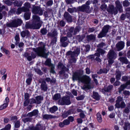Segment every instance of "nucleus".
<instances>
[{
	"mask_svg": "<svg viewBox=\"0 0 130 130\" xmlns=\"http://www.w3.org/2000/svg\"><path fill=\"white\" fill-rule=\"evenodd\" d=\"M117 100L116 101V104L115 105H117L119 103H120V102L121 101H122L123 99L122 97H121L120 96H119L117 97Z\"/></svg>",
	"mask_w": 130,
	"mask_h": 130,
	"instance_id": "4c0bfd02",
	"label": "nucleus"
},
{
	"mask_svg": "<svg viewBox=\"0 0 130 130\" xmlns=\"http://www.w3.org/2000/svg\"><path fill=\"white\" fill-rule=\"evenodd\" d=\"M61 96L60 94L57 93L54 95L53 97V100L56 101L59 99L61 98Z\"/></svg>",
	"mask_w": 130,
	"mask_h": 130,
	"instance_id": "c85d7f7f",
	"label": "nucleus"
},
{
	"mask_svg": "<svg viewBox=\"0 0 130 130\" xmlns=\"http://www.w3.org/2000/svg\"><path fill=\"white\" fill-rule=\"evenodd\" d=\"M96 36L94 35L91 34L87 35V38L88 41H94L95 39Z\"/></svg>",
	"mask_w": 130,
	"mask_h": 130,
	"instance_id": "4be33fe9",
	"label": "nucleus"
},
{
	"mask_svg": "<svg viewBox=\"0 0 130 130\" xmlns=\"http://www.w3.org/2000/svg\"><path fill=\"white\" fill-rule=\"evenodd\" d=\"M66 55H70L71 58L74 57L76 56L77 54H75V53L74 52H72L71 51H69L67 53Z\"/></svg>",
	"mask_w": 130,
	"mask_h": 130,
	"instance_id": "c756f323",
	"label": "nucleus"
},
{
	"mask_svg": "<svg viewBox=\"0 0 130 130\" xmlns=\"http://www.w3.org/2000/svg\"><path fill=\"white\" fill-rule=\"evenodd\" d=\"M29 32L28 30L23 31L21 33V36L23 37H24L26 35H28L29 34Z\"/></svg>",
	"mask_w": 130,
	"mask_h": 130,
	"instance_id": "72a5a7b5",
	"label": "nucleus"
},
{
	"mask_svg": "<svg viewBox=\"0 0 130 130\" xmlns=\"http://www.w3.org/2000/svg\"><path fill=\"white\" fill-rule=\"evenodd\" d=\"M58 67L61 70L59 72V73L61 75H65V67L63 64L61 62H59L58 65Z\"/></svg>",
	"mask_w": 130,
	"mask_h": 130,
	"instance_id": "ddd939ff",
	"label": "nucleus"
},
{
	"mask_svg": "<svg viewBox=\"0 0 130 130\" xmlns=\"http://www.w3.org/2000/svg\"><path fill=\"white\" fill-rule=\"evenodd\" d=\"M77 10L84 12L89 13L91 12L90 7L89 6L86 5H83L81 6L78 7L77 8Z\"/></svg>",
	"mask_w": 130,
	"mask_h": 130,
	"instance_id": "6e6552de",
	"label": "nucleus"
},
{
	"mask_svg": "<svg viewBox=\"0 0 130 130\" xmlns=\"http://www.w3.org/2000/svg\"><path fill=\"white\" fill-rule=\"evenodd\" d=\"M22 21L21 19L15 17V18L9 23L6 24V25L11 27H16L20 26L22 23Z\"/></svg>",
	"mask_w": 130,
	"mask_h": 130,
	"instance_id": "20e7f679",
	"label": "nucleus"
},
{
	"mask_svg": "<svg viewBox=\"0 0 130 130\" xmlns=\"http://www.w3.org/2000/svg\"><path fill=\"white\" fill-rule=\"evenodd\" d=\"M97 51L102 55L106 53L105 51L100 48H98L97 49Z\"/></svg>",
	"mask_w": 130,
	"mask_h": 130,
	"instance_id": "ea45409f",
	"label": "nucleus"
},
{
	"mask_svg": "<svg viewBox=\"0 0 130 130\" xmlns=\"http://www.w3.org/2000/svg\"><path fill=\"white\" fill-rule=\"evenodd\" d=\"M24 6L26 9H28L27 11H26V12H28L29 11V8L30 7V4L28 2L25 3L24 4Z\"/></svg>",
	"mask_w": 130,
	"mask_h": 130,
	"instance_id": "e433bc0d",
	"label": "nucleus"
},
{
	"mask_svg": "<svg viewBox=\"0 0 130 130\" xmlns=\"http://www.w3.org/2000/svg\"><path fill=\"white\" fill-rule=\"evenodd\" d=\"M8 106L7 103H4L2 105L0 106V110H2L6 108Z\"/></svg>",
	"mask_w": 130,
	"mask_h": 130,
	"instance_id": "8fccbe9b",
	"label": "nucleus"
},
{
	"mask_svg": "<svg viewBox=\"0 0 130 130\" xmlns=\"http://www.w3.org/2000/svg\"><path fill=\"white\" fill-rule=\"evenodd\" d=\"M84 74L82 70L79 71L74 73L73 75L72 79L73 80H78L79 82L82 81V78Z\"/></svg>",
	"mask_w": 130,
	"mask_h": 130,
	"instance_id": "423d86ee",
	"label": "nucleus"
},
{
	"mask_svg": "<svg viewBox=\"0 0 130 130\" xmlns=\"http://www.w3.org/2000/svg\"><path fill=\"white\" fill-rule=\"evenodd\" d=\"M85 37L84 35H83L81 36L78 35L77 36V38L78 39L79 41L80 42L82 41Z\"/></svg>",
	"mask_w": 130,
	"mask_h": 130,
	"instance_id": "de8ad7c7",
	"label": "nucleus"
},
{
	"mask_svg": "<svg viewBox=\"0 0 130 130\" xmlns=\"http://www.w3.org/2000/svg\"><path fill=\"white\" fill-rule=\"evenodd\" d=\"M58 109V107L56 106H54L50 108V111L51 113H54Z\"/></svg>",
	"mask_w": 130,
	"mask_h": 130,
	"instance_id": "7c9ffc66",
	"label": "nucleus"
},
{
	"mask_svg": "<svg viewBox=\"0 0 130 130\" xmlns=\"http://www.w3.org/2000/svg\"><path fill=\"white\" fill-rule=\"evenodd\" d=\"M66 18L68 22H71L72 21V18L69 14H68V13L66 12Z\"/></svg>",
	"mask_w": 130,
	"mask_h": 130,
	"instance_id": "f704fd0d",
	"label": "nucleus"
},
{
	"mask_svg": "<svg viewBox=\"0 0 130 130\" xmlns=\"http://www.w3.org/2000/svg\"><path fill=\"white\" fill-rule=\"evenodd\" d=\"M65 37H63L61 38L60 39V42L62 46L63 47H65Z\"/></svg>",
	"mask_w": 130,
	"mask_h": 130,
	"instance_id": "37998d69",
	"label": "nucleus"
},
{
	"mask_svg": "<svg viewBox=\"0 0 130 130\" xmlns=\"http://www.w3.org/2000/svg\"><path fill=\"white\" fill-rule=\"evenodd\" d=\"M117 57V54L113 50H110L108 53L107 55L108 64L109 65H111L114 62V59Z\"/></svg>",
	"mask_w": 130,
	"mask_h": 130,
	"instance_id": "7ed1b4c3",
	"label": "nucleus"
},
{
	"mask_svg": "<svg viewBox=\"0 0 130 130\" xmlns=\"http://www.w3.org/2000/svg\"><path fill=\"white\" fill-rule=\"evenodd\" d=\"M22 2L21 1H15L14 3V4L15 6L20 7L22 6Z\"/></svg>",
	"mask_w": 130,
	"mask_h": 130,
	"instance_id": "2f4dec72",
	"label": "nucleus"
},
{
	"mask_svg": "<svg viewBox=\"0 0 130 130\" xmlns=\"http://www.w3.org/2000/svg\"><path fill=\"white\" fill-rule=\"evenodd\" d=\"M23 121L24 123H25L28 122H30L31 121V119L30 118H26L23 119Z\"/></svg>",
	"mask_w": 130,
	"mask_h": 130,
	"instance_id": "09e8293b",
	"label": "nucleus"
},
{
	"mask_svg": "<svg viewBox=\"0 0 130 130\" xmlns=\"http://www.w3.org/2000/svg\"><path fill=\"white\" fill-rule=\"evenodd\" d=\"M126 17L125 14H122L121 17L120 19L121 20H124L125 19Z\"/></svg>",
	"mask_w": 130,
	"mask_h": 130,
	"instance_id": "338daca9",
	"label": "nucleus"
},
{
	"mask_svg": "<svg viewBox=\"0 0 130 130\" xmlns=\"http://www.w3.org/2000/svg\"><path fill=\"white\" fill-rule=\"evenodd\" d=\"M43 128V126L40 124H37L35 127H32L31 128V130H41Z\"/></svg>",
	"mask_w": 130,
	"mask_h": 130,
	"instance_id": "412c9836",
	"label": "nucleus"
},
{
	"mask_svg": "<svg viewBox=\"0 0 130 130\" xmlns=\"http://www.w3.org/2000/svg\"><path fill=\"white\" fill-rule=\"evenodd\" d=\"M53 4V2L52 1L50 0L48 1L46 3V5L48 6H51Z\"/></svg>",
	"mask_w": 130,
	"mask_h": 130,
	"instance_id": "e2e57ef3",
	"label": "nucleus"
},
{
	"mask_svg": "<svg viewBox=\"0 0 130 130\" xmlns=\"http://www.w3.org/2000/svg\"><path fill=\"white\" fill-rule=\"evenodd\" d=\"M82 80L81 82L86 84V85H84L82 88L83 89L85 90L86 89H89L92 88L90 85L89 84L91 80L89 76L86 75H83Z\"/></svg>",
	"mask_w": 130,
	"mask_h": 130,
	"instance_id": "39448f33",
	"label": "nucleus"
},
{
	"mask_svg": "<svg viewBox=\"0 0 130 130\" xmlns=\"http://www.w3.org/2000/svg\"><path fill=\"white\" fill-rule=\"evenodd\" d=\"M16 10L15 8H13L12 9L10 10L9 12V13L10 15L12 14H16Z\"/></svg>",
	"mask_w": 130,
	"mask_h": 130,
	"instance_id": "864d4df0",
	"label": "nucleus"
},
{
	"mask_svg": "<svg viewBox=\"0 0 130 130\" xmlns=\"http://www.w3.org/2000/svg\"><path fill=\"white\" fill-rule=\"evenodd\" d=\"M32 12L34 14L41 15L43 14V11L41 8L39 7L34 6L32 10Z\"/></svg>",
	"mask_w": 130,
	"mask_h": 130,
	"instance_id": "9d476101",
	"label": "nucleus"
},
{
	"mask_svg": "<svg viewBox=\"0 0 130 130\" xmlns=\"http://www.w3.org/2000/svg\"><path fill=\"white\" fill-rule=\"evenodd\" d=\"M115 106L118 108H124L125 107L126 105L123 101H122L120 104V103L117 105H115Z\"/></svg>",
	"mask_w": 130,
	"mask_h": 130,
	"instance_id": "b1692460",
	"label": "nucleus"
},
{
	"mask_svg": "<svg viewBox=\"0 0 130 130\" xmlns=\"http://www.w3.org/2000/svg\"><path fill=\"white\" fill-rule=\"evenodd\" d=\"M124 43L122 41L118 42L116 45L115 47L117 51H119L122 50L124 46Z\"/></svg>",
	"mask_w": 130,
	"mask_h": 130,
	"instance_id": "9b49d317",
	"label": "nucleus"
},
{
	"mask_svg": "<svg viewBox=\"0 0 130 130\" xmlns=\"http://www.w3.org/2000/svg\"><path fill=\"white\" fill-rule=\"evenodd\" d=\"M58 34V32L57 30L55 29H54L53 31L52 32H50L48 33L47 35L48 36H50L52 37H54V40L56 42V37Z\"/></svg>",
	"mask_w": 130,
	"mask_h": 130,
	"instance_id": "4468645a",
	"label": "nucleus"
},
{
	"mask_svg": "<svg viewBox=\"0 0 130 130\" xmlns=\"http://www.w3.org/2000/svg\"><path fill=\"white\" fill-rule=\"evenodd\" d=\"M130 112L129 109L128 107H126L123 111V115H124V113L128 114Z\"/></svg>",
	"mask_w": 130,
	"mask_h": 130,
	"instance_id": "49530a36",
	"label": "nucleus"
},
{
	"mask_svg": "<svg viewBox=\"0 0 130 130\" xmlns=\"http://www.w3.org/2000/svg\"><path fill=\"white\" fill-rule=\"evenodd\" d=\"M15 40L16 41V43H18L20 40L19 36L18 35H16L15 37Z\"/></svg>",
	"mask_w": 130,
	"mask_h": 130,
	"instance_id": "680f3d73",
	"label": "nucleus"
},
{
	"mask_svg": "<svg viewBox=\"0 0 130 130\" xmlns=\"http://www.w3.org/2000/svg\"><path fill=\"white\" fill-rule=\"evenodd\" d=\"M58 104L59 105H63L65 104V98L63 97L61 99L59 100L58 102Z\"/></svg>",
	"mask_w": 130,
	"mask_h": 130,
	"instance_id": "bb28decb",
	"label": "nucleus"
},
{
	"mask_svg": "<svg viewBox=\"0 0 130 130\" xmlns=\"http://www.w3.org/2000/svg\"><path fill=\"white\" fill-rule=\"evenodd\" d=\"M80 51V48H77L76 50L74 52L75 53V54H77V56L79 54Z\"/></svg>",
	"mask_w": 130,
	"mask_h": 130,
	"instance_id": "13d9d810",
	"label": "nucleus"
},
{
	"mask_svg": "<svg viewBox=\"0 0 130 130\" xmlns=\"http://www.w3.org/2000/svg\"><path fill=\"white\" fill-rule=\"evenodd\" d=\"M41 32L43 35L46 34L47 33V30L46 28H43L41 29Z\"/></svg>",
	"mask_w": 130,
	"mask_h": 130,
	"instance_id": "603ef678",
	"label": "nucleus"
},
{
	"mask_svg": "<svg viewBox=\"0 0 130 130\" xmlns=\"http://www.w3.org/2000/svg\"><path fill=\"white\" fill-rule=\"evenodd\" d=\"M42 117L44 119L47 120L53 118H58L56 116L48 114L43 115H42Z\"/></svg>",
	"mask_w": 130,
	"mask_h": 130,
	"instance_id": "dca6fc26",
	"label": "nucleus"
},
{
	"mask_svg": "<svg viewBox=\"0 0 130 130\" xmlns=\"http://www.w3.org/2000/svg\"><path fill=\"white\" fill-rule=\"evenodd\" d=\"M107 7V6L105 4H103L101 5V8L102 10L104 11L105 10Z\"/></svg>",
	"mask_w": 130,
	"mask_h": 130,
	"instance_id": "6e6d98bb",
	"label": "nucleus"
},
{
	"mask_svg": "<svg viewBox=\"0 0 130 130\" xmlns=\"http://www.w3.org/2000/svg\"><path fill=\"white\" fill-rule=\"evenodd\" d=\"M30 15L31 13L29 11L25 13L24 14V17L25 19L27 20L29 19L30 18Z\"/></svg>",
	"mask_w": 130,
	"mask_h": 130,
	"instance_id": "473e14b6",
	"label": "nucleus"
},
{
	"mask_svg": "<svg viewBox=\"0 0 130 130\" xmlns=\"http://www.w3.org/2000/svg\"><path fill=\"white\" fill-rule=\"evenodd\" d=\"M116 75V78L117 80H119L120 79L121 75V72L118 70L116 71V73L115 74Z\"/></svg>",
	"mask_w": 130,
	"mask_h": 130,
	"instance_id": "cd10ccee",
	"label": "nucleus"
},
{
	"mask_svg": "<svg viewBox=\"0 0 130 130\" xmlns=\"http://www.w3.org/2000/svg\"><path fill=\"white\" fill-rule=\"evenodd\" d=\"M51 69L50 71V72L53 73L54 74L55 73V71L54 70V67L53 65L51 66Z\"/></svg>",
	"mask_w": 130,
	"mask_h": 130,
	"instance_id": "0e129e2a",
	"label": "nucleus"
},
{
	"mask_svg": "<svg viewBox=\"0 0 130 130\" xmlns=\"http://www.w3.org/2000/svg\"><path fill=\"white\" fill-rule=\"evenodd\" d=\"M33 116H37L38 112L37 110H33L32 112Z\"/></svg>",
	"mask_w": 130,
	"mask_h": 130,
	"instance_id": "69168bd1",
	"label": "nucleus"
},
{
	"mask_svg": "<svg viewBox=\"0 0 130 130\" xmlns=\"http://www.w3.org/2000/svg\"><path fill=\"white\" fill-rule=\"evenodd\" d=\"M32 24L27 23L25 25L26 28H31L33 29H39L41 26L43 22L40 20V17L34 15L32 16Z\"/></svg>",
	"mask_w": 130,
	"mask_h": 130,
	"instance_id": "f257e3e1",
	"label": "nucleus"
},
{
	"mask_svg": "<svg viewBox=\"0 0 130 130\" xmlns=\"http://www.w3.org/2000/svg\"><path fill=\"white\" fill-rule=\"evenodd\" d=\"M41 87L42 90L44 91L47 90L48 88L46 83L44 80H43L42 82L41 85Z\"/></svg>",
	"mask_w": 130,
	"mask_h": 130,
	"instance_id": "f3484780",
	"label": "nucleus"
},
{
	"mask_svg": "<svg viewBox=\"0 0 130 130\" xmlns=\"http://www.w3.org/2000/svg\"><path fill=\"white\" fill-rule=\"evenodd\" d=\"M36 104H39L41 103V101L43 99V97L40 96H38L35 97Z\"/></svg>",
	"mask_w": 130,
	"mask_h": 130,
	"instance_id": "5701e85b",
	"label": "nucleus"
},
{
	"mask_svg": "<svg viewBox=\"0 0 130 130\" xmlns=\"http://www.w3.org/2000/svg\"><path fill=\"white\" fill-rule=\"evenodd\" d=\"M11 126L10 124H8L4 128L0 130H10Z\"/></svg>",
	"mask_w": 130,
	"mask_h": 130,
	"instance_id": "5fc2aeb1",
	"label": "nucleus"
},
{
	"mask_svg": "<svg viewBox=\"0 0 130 130\" xmlns=\"http://www.w3.org/2000/svg\"><path fill=\"white\" fill-rule=\"evenodd\" d=\"M28 10V9H26L24 7L18 8L17 9V11H16V14L18 15L19 14L21 13L22 11L25 12Z\"/></svg>",
	"mask_w": 130,
	"mask_h": 130,
	"instance_id": "aec40b11",
	"label": "nucleus"
},
{
	"mask_svg": "<svg viewBox=\"0 0 130 130\" xmlns=\"http://www.w3.org/2000/svg\"><path fill=\"white\" fill-rule=\"evenodd\" d=\"M32 80V78L31 77H29L26 79V83L28 85H29L31 83Z\"/></svg>",
	"mask_w": 130,
	"mask_h": 130,
	"instance_id": "4d7b16f0",
	"label": "nucleus"
},
{
	"mask_svg": "<svg viewBox=\"0 0 130 130\" xmlns=\"http://www.w3.org/2000/svg\"><path fill=\"white\" fill-rule=\"evenodd\" d=\"M113 87L112 85H110L107 86V88L105 89V91H106L109 92L112 90Z\"/></svg>",
	"mask_w": 130,
	"mask_h": 130,
	"instance_id": "58836bf2",
	"label": "nucleus"
},
{
	"mask_svg": "<svg viewBox=\"0 0 130 130\" xmlns=\"http://www.w3.org/2000/svg\"><path fill=\"white\" fill-rule=\"evenodd\" d=\"M119 59L122 64L124 63L127 64L129 63V61L126 57H121L119 58Z\"/></svg>",
	"mask_w": 130,
	"mask_h": 130,
	"instance_id": "a211bd4d",
	"label": "nucleus"
},
{
	"mask_svg": "<svg viewBox=\"0 0 130 130\" xmlns=\"http://www.w3.org/2000/svg\"><path fill=\"white\" fill-rule=\"evenodd\" d=\"M97 119L99 122L101 123L102 122V118L101 115L99 112L97 114Z\"/></svg>",
	"mask_w": 130,
	"mask_h": 130,
	"instance_id": "c9c22d12",
	"label": "nucleus"
},
{
	"mask_svg": "<svg viewBox=\"0 0 130 130\" xmlns=\"http://www.w3.org/2000/svg\"><path fill=\"white\" fill-rule=\"evenodd\" d=\"M116 9L120 12H123V7L120 2L118 0H117L115 2Z\"/></svg>",
	"mask_w": 130,
	"mask_h": 130,
	"instance_id": "f8f14e48",
	"label": "nucleus"
},
{
	"mask_svg": "<svg viewBox=\"0 0 130 130\" xmlns=\"http://www.w3.org/2000/svg\"><path fill=\"white\" fill-rule=\"evenodd\" d=\"M20 122L19 121H17L15 124V127L16 128L19 127L20 125Z\"/></svg>",
	"mask_w": 130,
	"mask_h": 130,
	"instance_id": "bf43d9fd",
	"label": "nucleus"
},
{
	"mask_svg": "<svg viewBox=\"0 0 130 130\" xmlns=\"http://www.w3.org/2000/svg\"><path fill=\"white\" fill-rule=\"evenodd\" d=\"M71 103L69 96L66 97V105H69Z\"/></svg>",
	"mask_w": 130,
	"mask_h": 130,
	"instance_id": "c03bdc74",
	"label": "nucleus"
},
{
	"mask_svg": "<svg viewBox=\"0 0 130 130\" xmlns=\"http://www.w3.org/2000/svg\"><path fill=\"white\" fill-rule=\"evenodd\" d=\"M29 101L28 100H26L24 101V105L25 106H27L29 103Z\"/></svg>",
	"mask_w": 130,
	"mask_h": 130,
	"instance_id": "774afa93",
	"label": "nucleus"
},
{
	"mask_svg": "<svg viewBox=\"0 0 130 130\" xmlns=\"http://www.w3.org/2000/svg\"><path fill=\"white\" fill-rule=\"evenodd\" d=\"M23 56L24 57L26 58L29 61L31 60V57L29 53L26 52L23 54Z\"/></svg>",
	"mask_w": 130,
	"mask_h": 130,
	"instance_id": "a878e982",
	"label": "nucleus"
},
{
	"mask_svg": "<svg viewBox=\"0 0 130 130\" xmlns=\"http://www.w3.org/2000/svg\"><path fill=\"white\" fill-rule=\"evenodd\" d=\"M130 85V80H128L125 84L121 85L120 87L118 88L119 93H121L128 85Z\"/></svg>",
	"mask_w": 130,
	"mask_h": 130,
	"instance_id": "2eb2a0df",
	"label": "nucleus"
},
{
	"mask_svg": "<svg viewBox=\"0 0 130 130\" xmlns=\"http://www.w3.org/2000/svg\"><path fill=\"white\" fill-rule=\"evenodd\" d=\"M45 64L47 66L50 67L53 65L51 63V60L50 59H48L45 62Z\"/></svg>",
	"mask_w": 130,
	"mask_h": 130,
	"instance_id": "a19ab883",
	"label": "nucleus"
},
{
	"mask_svg": "<svg viewBox=\"0 0 130 130\" xmlns=\"http://www.w3.org/2000/svg\"><path fill=\"white\" fill-rule=\"evenodd\" d=\"M32 50L38 56L45 58L47 57L48 55L45 52L46 50L44 44H43L42 46L38 48H33Z\"/></svg>",
	"mask_w": 130,
	"mask_h": 130,
	"instance_id": "f03ea898",
	"label": "nucleus"
},
{
	"mask_svg": "<svg viewBox=\"0 0 130 130\" xmlns=\"http://www.w3.org/2000/svg\"><path fill=\"white\" fill-rule=\"evenodd\" d=\"M4 3L8 6H10L12 4V2H10L9 0H7L5 1Z\"/></svg>",
	"mask_w": 130,
	"mask_h": 130,
	"instance_id": "052dcab7",
	"label": "nucleus"
},
{
	"mask_svg": "<svg viewBox=\"0 0 130 130\" xmlns=\"http://www.w3.org/2000/svg\"><path fill=\"white\" fill-rule=\"evenodd\" d=\"M85 96L83 95H81L76 97V99L78 101L82 100L84 99Z\"/></svg>",
	"mask_w": 130,
	"mask_h": 130,
	"instance_id": "3c124183",
	"label": "nucleus"
},
{
	"mask_svg": "<svg viewBox=\"0 0 130 130\" xmlns=\"http://www.w3.org/2000/svg\"><path fill=\"white\" fill-rule=\"evenodd\" d=\"M93 98L97 100H99L100 99V96L97 92H93Z\"/></svg>",
	"mask_w": 130,
	"mask_h": 130,
	"instance_id": "393cba45",
	"label": "nucleus"
},
{
	"mask_svg": "<svg viewBox=\"0 0 130 130\" xmlns=\"http://www.w3.org/2000/svg\"><path fill=\"white\" fill-rule=\"evenodd\" d=\"M106 45V44L102 42L99 44L97 45V47L98 48H101L104 46H105Z\"/></svg>",
	"mask_w": 130,
	"mask_h": 130,
	"instance_id": "a18cd8bd",
	"label": "nucleus"
},
{
	"mask_svg": "<svg viewBox=\"0 0 130 130\" xmlns=\"http://www.w3.org/2000/svg\"><path fill=\"white\" fill-rule=\"evenodd\" d=\"M123 6L127 7L130 5V3L127 0H125L123 2Z\"/></svg>",
	"mask_w": 130,
	"mask_h": 130,
	"instance_id": "79ce46f5",
	"label": "nucleus"
},
{
	"mask_svg": "<svg viewBox=\"0 0 130 130\" xmlns=\"http://www.w3.org/2000/svg\"><path fill=\"white\" fill-rule=\"evenodd\" d=\"M109 70V68L107 67L106 68L100 69L97 73L98 74H100L102 73L106 74Z\"/></svg>",
	"mask_w": 130,
	"mask_h": 130,
	"instance_id": "6ab92c4d",
	"label": "nucleus"
},
{
	"mask_svg": "<svg viewBox=\"0 0 130 130\" xmlns=\"http://www.w3.org/2000/svg\"><path fill=\"white\" fill-rule=\"evenodd\" d=\"M107 10L109 13L111 14L116 15L118 13L117 9L112 5H109Z\"/></svg>",
	"mask_w": 130,
	"mask_h": 130,
	"instance_id": "1a4fd4ad",
	"label": "nucleus"
},
{
	"mask_svg": "<svg viewBox=\"0 0 130 130\" xmlns=\"http://www.w3.org/2000/svg\"><path fill=\"white\" fill-rule=\"evenodd\" d=\"M109 28V26L108 25L104 26L103 27L102 31L98 34V37L99 38H102L105 36L108 32Z\"/></svg>",
	"mask_w": 130,
	"mask_h": 130,
	"instance_id": "0eeeda50",
	"label": "nucleus"
}]
</instances>
